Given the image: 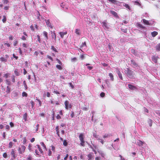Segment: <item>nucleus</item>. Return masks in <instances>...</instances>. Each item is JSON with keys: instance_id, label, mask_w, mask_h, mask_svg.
<instances>
[{"instance_id": "nucleus-1", "label": "nucleus", "mask_w": 160, "mask_h": 160, "mask_svg": "<svg viewBox=\"0 0 160 160\" xmlns=\"http://www.w3.org/2000/svg\"><path fill=\"white\" fill-rule=\"evenodd\" d=\"M124 72L127 77L130 78H135V73L134 72L130 69L129 68H127L125 70Z\"/></svg>"}, {"instance_id": "nucleus-2", "label": "nucleus", "mask_w": 160, "mask_h": 160, "mask_svg": "<svg viewBox=\"0 0 160 160\" xmlns=\"http://www.w3.org/2000/svg\"><path fill=\"white\" fill-rule=\"evenodd\" d=\"M26 148L24 145H21L20 147L18 148V151L19 154H22L24 153Z\"/></svg>"}, {"instance_id": "nucleus-3", "label": "nucleus", "mask_w": 160, "mask_h": 160, "mask_svg": "<svg viewBox=\"0 0 160 160\" xmlns=\"http://www.w3.org/2000/svg\"><path fill=\"white\" fill-rule=\"evenodd\" d=\"M65 105V108L66 109H68V108H72V105L71 104H69V102L68 101H65L64 102Z\"/></svg>"}, {"instance_id": "nucleus-4", "label": "nucleus", "mask_w": 160, "mask_h": 160, "mask_svg": "<svg viewBox=\"0 0 160 160\" xmlns=\"http://www.w3.org/2000/svg\"><path fill=\"white\" fill-rule=\"evenodd\" d=\"M87 157L88 158V160H92L94 159V156L92 152L89 153L87 155Z\"/></svg>"}, {"instance_id": "nucleus-5", "label": "nucleus", "mask_w": 160, "mask_h": 160, "mask_svg": "<svg viewBox=\"0 0 160 160\" xmlns=\"http://www.w3.org/2000/svg\"><path fill=\"white\" fill-rule=\"evenodd\" d=\"M46 24L48 27H50L51 29H53V27L51 25L49 20H45Z\"/></svg>"}, {"instance_id": "nucleus-6", "label": "nucleus", "mask_w": 160, "mask_h": 160, "mask_svg": "<svg viewBox=\"0 0 160 160\" xmlns=\"http://www.w3.org/2000/svg\"><path fill=\"white\" fill-rule=\"evenodd\" d=\"M117 73L118 75L119 78L122 80H123V78L122 76V74L119 70L118 69H117Z\"/></svg>"}, {"instance_id": "nucleus-7", "label": "nucleus", "mask_w": 160, "mask_h": 160, "mask_svg": "<svg viewBox=\"0 0 160 160\" xmlns=\"http://www.w3.org/2000/svg\"><path fill=\"white\" fill-rule=\"evenodd\" d=\"M51 32V36L52 38L54 39L55 41H56V35L55 32V31L52 32V31H50Z\"/></svg>"}, {"instance_id": "nucleus-8", "label": "nucleus", "mask_w": 160, "mask_h": 160, "mask_svg": "<svg viewBox=\"0 0 160 160\" xmlns=\"http://www.w3.org/2000/svg\"><path fill=\"white\" fill-rule=\"evenodd\" d=\"M128 87L130 89L132 90H133L135 89H137V88L136 87L131 84H128Z\"/></svg>"}, {"instance_id": "nucleus-9", "label": "nucleus", "mask_w": 160, "mask_h": 160, "mask_svg": "<svg viewBox=\"0 0 160 160\" xmlns=\"http://www.w3.org/2000/svg\"><path fill=\"white\" fill-rule=\"evenodd\" d=\"M11 154L12 156V158L13 159H15L16 158V156L15 155V151L13 149H12L11 150Z\"/></svg>"}, {"instance_id": "nucleus-10", "label": "nucleus", "mask_w": 160, "mask_h": 160, "mask_svg": "<svg viewBox=\"0 0 160 160\" xmlns=\"http://www.w3.org/2000/svg\"><path fill=\"white\" fill-rule=\"evenodd\" d=\"M67 32H59V34L60 35L61 38H63L64 35L67 34Z\"/></svg>"}, {"instance_id": "nucleus-11", "label": "nucleus", "mask_w": 160, "mask_h": 160, "mask_svg": "<svg viewBox=\"0 0 160 160\" xmlns=\"http://www.w3.org/2000/svg\"><path fill=\"white\" fill-rule=\"evenodd\" d=\"M131 64L132 66L137 67L138 66V64L134 60H131Z\"/></svg>"}, {"instance_id": "nucleus-12", "label": "nucleus", "mask_w": 160, "mask_h": 160, "mask_svg": "<svg viewBox=\"0 0 160 160\" xmlns=\"http://www.w3.org/2000/svg\"><path fill=\"white\" fill-rule=\"evenodd\" d=\"M158 58V57H156L154 56H153L152 57V61L155 63H157Z\"/></svg>"}, {"instance_id": "nucleus-13", "label": "nucleus", "mask_w": 160, "mask_h": 160, "mask_svg": "<svg viewBox=\"0 0 160 160\" xmlns=\"http://www.w3.org/2000/svg\"><path fill=\"white\" fill-rule=\"evenodd\" d=\"M42 33L43 35L45 37L46 40H48V33L46 31H44Z\"/></svg>"}, {"instance_id": "nucleus-14", "label": "nucleus", "mask_w": 160, "mask_h": 160, "mask_svg": "<svg viewBox=\"0 0 160 160\" xmlns=\"http://www.w3.org/2000/svg\"><path fill=\"white\" fill-rule=\"evenodd\" d=\"M158 32L156 31H154L151 32V34L152 36L153 37H155L156 36H157L158 34Z\"/></svg>"}, {"instance_id": "nucleus-15", "label": "nucleus", "mask_w": 160, "mask_h": 160, "mask_svg": "<svg viewBox=\"0 0 160 160\" xmlns=\"http://www.w3.org/2000/svg\"><path fill=\"white\" fill-rule=\"evenodd\" d=\"M37 146L38 147V149L39 150V151H40V153L42 154H43V151H42V149L41 148L40 146H39V145H37Z\"/></svg>"}, {"instance_id": "nucleus-16", "label": "nucleus", "mask_w": 160, "mask_h": 160, "mask_svg": "<svg viewBox=\"0 0 160 160\" xmlns=\"http://www.w3.org/2000/svg\"><path fill=\"white\" fill-rule=\"evenodd\" d=\"M79 138L80 141L84 140L83 134L82 133L80 134Z\"/></svg>"}, {"instance_id": "nucleus-17", "label": "nucleus", "mask_w": 160, "mask_h": 160, "mask_svg": "<svg viewBox=\"0 0 160 160\" xmlns=\"http://www.w3.org/2000/svg\"><path fill=\"white\" fill-rule=\"evenodd\" d=\"M156 49L157 51H160V43L158 44L156 46Z\"/></svg>"}, {"instance_id": "nucleus-18", "label": "nucleus", "mask_w": 160, "mask_h": 160, "mask_svg": "<svg viewBox=\"0 0 160 160\" xmlns=\"http://www.w3.org/2000/svg\"><path fill=\"white\" fill-rule=\"evenodd\" d=\"M143 22L145 24L148 25L149 24V22L147 20L143 19H142Z\"/></svg>"}, {"instance_id": "nucleus-19", "label": "nucleus", "mask_w": 160, "mask_h": 160, "mask_svg": "<svg viewBox=\"0 0 160 160\" xmlns=\"http://www.w3.org/2000/svg\"><path fill=\"white\" fill-rule=\"evenodd\" d=\"M14 72L16 76H18L20 74L19 72H18V69H15L14 70Z\"/></svg>"}, {"instance_id": "nucleus-20", "label": "nucleus", "mask_w": 160, "mask_h": 160, "mask_svg": "<svg viewBox=\"0 0 160 160\" xmlns=\"http://www.w3.org/2000/svg\"><path fill=\"white\" fill-rule=\"evenodd\" d=\"M51 49L53 51L55 52H58V51L55 48L54 46L53 45H52L51 47Z\"/></svg>"}, {"instance_id": "nucleus-21", "label": "nucleus", "mask_w": 160, "mask_h": 160, "mask_svg": "<svg viewBox=\"0 0 160 160\" xmlns=\"http://www.w3.org/2000/svg\"><path fill=\"white\" fill-rule=\"evenodd\" d=\"M109 76L110 77V78L111 80L112 81H113L114 80V78L113 76V74L112 73H110L109 74Z\"/></svg>"}, {"instance_id": "nucleus-22", "label": "nucleus", "mask_w": 160, "mask_h": 160, "mask_svg": "<svg viewBox=\"0 0 160 160\" xmlns=\"http://www.w3.org/2000/svg\"><path fill=\"white\" fill-rule=\"evenodd\" d=\"M27 113H26L24 114L23 116V119H24V120L26 121H27V120H27L28 118H27Z\"/></svg>"}, {"instance_id": "nucleus-23", "label": "nucleus", "mask_w": 160, "mask_h": 160, "mask_svg": "<svg viewBox=\"0 0 160 160\" xmlns=\"http://www.w3.org/2000/svg\"><path fill=\"white\" fill-rule=\"evenodd\" d=\"M87 47L86 43V42L85 41L84 42H82V44L80 46V48H83V47Z\"/></svg>"}, {"instance_id": "nucleus-24", "label": "nucleus", "mask_w": 160, "mask_h": 160, "mask_svg": "<svg viewBox=\"0 0 160 160\" xmlns=\"http://www.w3.org/2000/svg\"><path fill=\"white\" fill-rule=\"evenodd\" d=\"M152 121L151 119H149L148 121V123L150 126H152Z\"/></svg>"}, {"instance_id": "nucleus-25", "label": "nucleus", "mask_w": 160, "mask_h": 160, "mask_svg": "<svg viewBox=\"0 0 160 160\" xmlns=\"http://www.w3.org/2000/svg\"><path fill=\"white\" fill-rule=\"evenodd\" d=\"M111 13L115 17H117L118 16V15L117 13L115 11H111Z\"/></svg>"}, {"instance_id": "nucleus-26", "label": "nucleus", "mask_w": 160, "mask_h": 160, "mask_svg": "<svg viewBox=\"0 0 160 160\" xmlns=\"http://www.w3.org/2000/svg\"><path fill=\"white\" fill-rule=\"evenodd\" d=\"M0 60L2 62H6L7 60V59L3 57H1L0 58Z\"/></svg>"}, {"instance_id": "nucleus-27", "label": "nucleus", "mask_w": 160, "mask_h": 160, "mask_svg": "<svg viewBox=\"0 0 160 160\" xmlns=\"http://www.w3.org/2000/svg\"><path fill=\"white\" fill-rule=\"evenodd\" d=\"M131 52L134 55H137L135 49L133 48L131 49Z\"/></svg>"}, {"instance_id": "nucleus-28", "label": "nucleus", "mask_w": 160, "mask_h": 160, "mask_svg": "<svg viewBox=\"0 0 160 160\" xmlns=\"http://www.w3.org/2000/svg\"><path fill=\"white\" fill-rule=\"evenodd\" d=\"M5 81L6 82V84L8 85H11V82L10 80H9L8 79H7Z\"/></svg>"}, {"instance_id": "nucleus-29", "label": "nucleus", "mask_w": 160, "mask_h": 160, "mask_svg": "<svg viewBox=\"0 0 160 160\" xmlns=\"http://www.w3.org/2000/svg\"><path fill=\"white\" fill-rule=\"evenodd\" d=\"M10 88L8 86H7V90L6 91V92L7 93H9L10 92Z\"/></svg>"}, {"instance_id": "nucleus-30", "label": "nucleus", "mask_w": 160, "mask_h": 160, "mask_svg": "<svg viewBox=\"0 0 160 160\" xmlns=\"http://www.w3.org/2000/svg\"><path fill=\"white\" fill-rule=\"evenodd\" d=\"M75 33L78 35H80V30L78 29H76L75 30Z\"/></svg>"}, {"instance_id": "nucleus-31", "label": "nucleus", "mask_w": 160, "mask_h": 160, "mask_svg": "<svg viewBox=\"0 0 160 160\" xmlns=\"http://www.w3.org/2000/svg\"><path fill=\"white\" fill-rule=\"evenodd\" d=\"M109 2H110L114 4H116L117 1L116 0H108Z\"/></svg>"}, {"instance_id": "nucleus-32", "label": "nucleus", "mask_w": 160, "mask_h": 160, "mask_svg": "<svg viewBox=\"0 0 160 160\" xmlns=\"http://www.w3.org/2000/svg\"><path fill=\"white\" fill-rule=\"evenodd\" d=\"M3 18L2 19V21L3 23H5L7 21L6 18L5 16H3Z\"/></svg>"}, {"instance_id": "nucleus-33", "label": "nucleus", "mask_w": 160, "mask_h": 160, "mask_svg": "<svg viewBox=\"0 0 160 160\" xmlns=\"http://www.w3.org/2000/svg\"><path fill=\"white\" fill-rule=\"evenodd\" d=\"M41 145L42 147H43V149H45L47 150V148H46V145H45V144H44V143L43 142H42L41 143Z\"/></svg>"}, {"instance_id": "nucleus-34", "label": "nucleus", "mask_w": 160, "mask_h": 160, "mask_svg": "<svg viewBox=\"0 0 160 160\" xmlns=\"http://www.w3.org/2000/svg\"><path fill=\"white\" fill-rule=\"evenodd\" d=\"M123 6L126 8L128 9L129 10L130 9V8L129 5L128 4H125Z\"/></svg>"}, {"instance_id": "nucleus-35", "label": "nucleus", "mask_w": 160, "mask_h": 160, "mask_svg": "<svg viewBox=\"0 0 160 160\" xmlns=\"http://www.w3.org/2000/svg\"><path fill=\"white\" fill-rule=\"evenodd\" d=\"M56 68L59 70H61L62 69V67L60 65H57L56 66Z\"/></svg>"}, {"instance_id": "nucleus-36", "label": "nucleus", "mask_w": 160, "mask_h": 160, "mask_svg": "<svg viewBox=\"0 0 160 160\" xmlns=\"http://www.w3.org/2000/svg\"><path fill=\"white\" fill-rule=\"evenodd\" d=\"M10 75V74L9 73H6L4 74V77H5L6 78H7L9 77V75Z\"/></svg>"}, {"instance_id": "nucleus-37", "label": "nucleus", "mask_w": 160, "mask_h": 160, "mask_svg": "<svg viewBox=\"0 0 160 160\" xmlns=\"http://www.w3.org/2000/svg\"><path fill=\"white\" fill-rule=\"evenodd\" d=\"M13 143L12 142H9V143L8 148H11L13 146Z\"/></svg>"}, {"instance_id": "nucleus-38", "label": "nucleus", "mask_w": 160, "mask_h": 160, "mask_svg": "<svg viewBox=\"0 0 160 160\" xmlns=\"http://www.w3.org/2000/svg\"><path fill=\"white\" fill-rule=\"evenodd\" d=\"M2 2L4 4H7L9 2L8 0H2Z\"/></svg>"}, {"instance_id": "nucleus-39", "label": "nucleus", "mask_w": 160, "mask_h": 160, "mask_svg": "<svg viewBox=\"0 0 160 160\" xmlns=\"http://www.w3.org/2000/svg\"><path fill=\"white\" fill-rule=\"evenodd\" d=\"M100 97L102 98H103L105 96V93L104 92H102L100 95Z\"/></svg>"}, {"instance_id": "nucleus-40", "label": "nucleus", "mask_w": 160, "mask_h": 160, "mask_svg": "<svg viewBox=\"0 0 160 160\" xmlns=\"http://www.w3.org/2000/svg\"><path fill=\"white\" fill-rule=\"evenodd\" d=\"M11 78H12V81L13 82H15V76L14 75L12 76L11 77Z\"/></svg>"}, {"instance_id": "nucleus-41", "label": "nucleus", "mask_w": 160, "mask_h": 160, "mask_svg": "<svg viewBox=\"0 0 160 160\" xmlns=\"http://www.w3.org/2000/svg\"><path fill=\"white\" fill-rule=\"evenodd\" d=\"M22 95L23 97H27L28 96V94L25 92H23L22 93Z\"/></svg>"}, {"instance_id": "nucleus-42", "label": "nucleus", "mask_w": 160, "mask_h": 160, "mask_svg": "<svg viewBox=\"0 0 160 160\" xmlns=\"http://www.w3.org/2000/svg\"><path fill=\"white\" fill-rule=\"evenodd\" d=\"M110 136V134H105V135H104L103 136V138H106Z\"/></svg>"}, {"instance_id": "nucleus-43", "label": "nucleus", "mask_w": 160, "mask_h": 160, "mask_svg": "<svg viewBox=\"0 0 160 160\" xmlns=\"http://www.w3.org/2000/svg\"><path fill=\"white\" fill-rule=\"evenodd\" d=\"M84 142H84V140L81 141V143H80V144L82 146L84 147L85 146Z\"/></svg>"}, {"instance_id": "nucleus-44", "label": "nucleus", "mask_w": 160, "mask_h": 160, "mask_svg": "<svg viewBox=\"0 0 160 160\" xmlns=\"http://www.w3.org/2000/svg\"><path fill=\"white\" fill-rule=\"evenodd\" d=\"M121 31L124 33H126L127 32L128 30H127V28H125V29L121 28Z\"/></svg>"}, {"instance_id": "nucleus-45", "label": "nucleus", "mask_w": 160, "mask_h": 160, "mask_svg": "<svg viewBox=\"0 0 160 160\" xmlns=\"http://www.w3.org/2000/svg\"><path fill=\"white\" fill-rule=\"evenodd\" d=\"M77 60V59L76 58L74 57L73 58H72L71 59V60L72 62H74L76 61Z\"/></svg>"}, {"instance_id": "nucleus-46", "label": "nucleus", "mask_w": 160, "mask_h": 160, "mask_svg": "<svg viewBox=\"0 0 160 160\" xmlns=\"http://www.w3.org/2000/svg\"><path fill=\"white\" fill-rule=\"evenodd\" d=\"M139 145H140V146H142L144 143L143 142L141 141L140 140H139Z\"/></svg>"}, {"instance_id": "nucleus-47", "label": "nucleus", "mask_w": 160, "mask_h": 160, "mask_svg": "<svg viewBox=\"0 0 160 160\" xmlns=\"http://www.w3.org/2000/svg\"><path fill=\"white\" fill-rule=\"evenodd\" d=\"M5 128L7 131L9 130L10 129L9 126L8 125H6L5 126Z\"/></svg>"}, {"instance_id": "nucleus-48", "label": "nucleus", "mask_w": 160, "mask_h": 160, "mask_svg": "<svg viewBox=\"0 0 160 160\" xmlns=\"http://www.w3.org/2000/svg\"><path fill=\"white\" fill-rule=\"evenodd\" d=\"M63 145L64 146H67L68 145L67 142L66 140H64L63 142Z\"/></svg>"}, {"instance_id": "nucleus-49", "label": "nucleus", "mask_w": 160, "mask_h": 160, "mask_svg": "<svg viewBox=\"0 0 160 160\" xmlns=\"http://www.w3.org/2000/svg\"><path fill=\"white\" fill-rule=\"evenodd\" d=\"M3 156L4 158H7V153L6 152L4 153L3 154Z\"/></svg>"}, {"instance_id": "nucleus-50", "label": "nucleus", "mask_w": 160, "mask_h": 160, "mask_svg": "<svg viewBox=\"0 0 160 160\" xmlns=\"http://www.w3.org/2000/svg\"><path fill=\"white\" fill-rule=\"evenodd\" d=\"M9 6H6L4 7V9L5 10H8L9 9Z\"/></svg>"}, {"instance_id": "nucleus-51", "label": "nucleus", "mask_w": 160, "mask_h": 160, "mask_svg": "<svg viewBox=\"0 0 160 160\" xmlns=\"http://www.w3.org/2000/svg\"><path fill=\"white\" fill-rule=\"evenodd\" d=\"M53 93L57 94H60L59 92L57 91V90H54L53 92Z\"/></svg>"}, {"instance_id": "nucleus-52", "label": "nucleus", "mask_w": 160, "mask_h": 160, "mask_svg": "<svg viewBox=\"0 0 160 160\" xmlns=\"http://www.w3.org/2000/svg\"><path fill=\"white\" fill-rule=\"evenodd\" d=\"M138 26L139 27H140V28H144V27H143L141 24H139V23L138 24Z\"/></svg>"}, {"instance_id": "nucleus-53", "label": "nucleus", "mask_w": 160, "mask_h": 160, "mask_svg": "<svg viewBox=\"0 0 160 160\" xmlns=\"http://www.w3.org/2000/svg\"><path fill=\"white\" fill-rule=\"evenodd\" d=\"M39 125L38 124L37 125H36V132H37V131H38V128H39Z\"/></svg>"}, {"instance_id": "nucleus-54", "label": "nucleus", "mask_w": 160, "mask_h": 160, "mask_svg": "<svg viewBox=\"0 0 160 160\" xmlns=\"http://www.w3.org/2000/svg\"><path fill=\"white\" fill-rule=\"evenodd\" d=\"M47 58L50 59V60H51L52 61H53V59L50 56H49V55H47Z\"/></svg>"}, {"instance_id": "nucleus-55", "label": "nucleus", "mask_w": 160, "mask_h": 160, "mask_svg": "<svg viewBox=\"0 0 160 160\" xmlns=\"http://www.w3.org/2000/svg\"><path fill=\"white\" fill-rule=\"evenodd\" d=\"M9 124L11 127H13L14 126L13 123L12 122H10Z\"/></svg>"}, {"instance_id": "nucleus-56", "label": "nucleus", "mask_w": 160, "mask_h": 160, "mask_svg": "<svg viewBox=\"0 0 160 160\" xmlns=\"http://www.w3.org/2000/svg\"><path fill=\"white\" fill-rule=\"evenodd\" d=\"M69 86L71 87L72 89H73L74 88V87L73 85L72 84L71 82H70L69 83Z\"/></svg>"}, {"instance_id": "nucleus-57", "label": "nucleus", "mask_w": 160, "mask_h": 160, "mask_svg": "<svg viewBox=\"0 0 160 160\" xmlns=\"http://www.w3.org/2000/svg\"><path fill=\"white\" fill-rule=\"evenodd\" d=\"M119 157H120L121 158V160H125V158L123 157L121 155H119Z\"/></svg>"}, {"instance_id": "nucleus-58", "label": "nucleus", "mask_w": 160, "mask_h": 160, "mask_svg": "<svg viewBox=\"0 0 160 160\" xmlns=\"http://www.w3.org/2000/svg\"><path fill=\"white\" fill-rule=\"evenodd\" d=\"M37 37L38 38V40L39 42H40L41 40L39 36V35H37Z\"/></svg>"}, {"instance_id": "nucleus-59", "label": "nucleus", "mask_w": 160, "mask_h": 160, "mask_svg": "<svg viewBox=\"0 0 160 160\" xmlns=\"http://www.w3.org/2000/svg\"><path fill=\"white\" fill-rule=\"evenodd\" d=\"M23 84H24V87L26 89H27V85H26V82L25 81H23Z\"/></svg>"}, {"instance_id": "nucleus-60", "label": "nucleus", "mask_w": 160, "mask_h": 160, "mask_svg": "<svg viewBox=\"0 0 160 160\" xmlns=\"http://www.w3.org/2000/svg\"><path fill=\"white\" fill-rule=\"evenodd\" d=\"M30 28L31 29V30L32 31H34V27H33V26L32 25H31L30 26Z\"/></svg>"}, {"instance_id": "nucleus-61", "label": "nucleus", "mask_w": 160, "mask_h": 160, "mask_svg": "<svg viewBox=\"0 0 160 160\" xmlns=\"http://www.w3.org/2000/svg\"><path fill=\"white\" fill-rule=\"evenodd\" d=\"M9 39L10 40H12L13 39V37L11 35H10L9 37Z\"/></svg>"}, {"instance_id": "nucleus-62", "label": "nucleus", "mask_w": 160, "mask_h": 160, "mask_svg": "<svg viewBox=\"0 0 160 160\" xmlns=\"http://www.w3.org/2000/svg\"><path fill=\"white\" fill-rule=\"evenodd\" d=\"M18 43V41H14L13 42V45L14 46H16L17 44Z\"/></svg>"}, {"instance_id": "nucleus-63", "label": "nucleus", "mask_w": 160, "mask_h": 160, "mask_svg": "<svg viewBox=\"0 0 160 160\" xmlns=\"http://www.w3.org/2000/svg\"><path fill=\"white\" fill-rule=\"evenodd\" d=\"M68 154H67L66 156L65 157H64V160H67L68 158Z\"/></svg>"}, {"instance_id": "nucleus-64", "label": "nucleus", "mask_w": 160, "mask_h": 160, "mask_svg": "<svg viewBox=\"0 0 160 160\" xmlns=\"http://www.w3.org/2000/svg\"><path fill=\"white\" fill-rule=\"evenodd\" d=\"M101 158L100 157H97L95 158V160H100Z\"/></svg>"}]
</instances>
